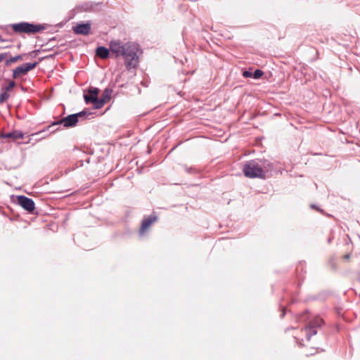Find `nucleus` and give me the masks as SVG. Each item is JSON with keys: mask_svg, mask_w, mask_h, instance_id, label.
I'll return each mask as SVG.
<instances>
[{"mask_svg": "<svg viewBox=\"0 0 360 360\" xmlns=\"http://www.w3.org/2000/svg\"><path fill=\"white\" fill-rule=\"evenodd\" d=\"M139 46L136 43H125L124 49L122 53L124 59V65L128 70L136 68L139 64L138 51Z\"/></svg>", "mask_w": 360, "mask_h": 360, "instance_id": "f257e3e1", "label": "nucleus"}, {"mask_svg": "<svg viewBox=\"0 0 360 360\" xmlns=\"http://www.w3.org/2000/svg\"><path fill=\"white\" fill-rule=\"evenodd\" d=\"M14 32L18 34H36L46 29V25L42 24H34L28 22H20L11 24Z\"/></svg>", "mask_w": 360, "mask_h": 360, "instance_id": "f03ea898", "label": "nucleus"}, {"mask_svg": "<svg viewBox=\"0 0 360 360\" xmlns=\"http://www.w3.org/2000/svg\"><path fill=\"white\" fill-rule=\"evenodd\" d=\"M257 160L254 159L246 161L243 167V172L245 177L250 179H266V174L262 172L258 164Z\"/></svg>", "mask_w": 360, "mask_h": 360, "instance_id": "7ed1b4c3", "label": "nucleus"}, {"mask_svg": "<svg viewBox=\"0 0 360 360\" xmlns=\"http://www.w3.org/2000/svg\"><path fill=\"white\" fill-rule=\"evenodd\" d=\"M323 323V321L319 317L309 321L308 325L304 328L307 340H309L312 336L318 333V330H321Z\"/></svg>", "mask_w": 360, "mask_h": 360, "instance_id": "20e7f679", "label": "nucleus"}, {"mask_svg": "<svg viewBox=\"0 0 360 360\" xmlns=\"http://www.w3.org/2000/svg\"><path fill=\"white\" fill-rule=\"evenodd\" d=\"M18 204L29 213H32L35 210V203L32 198L25 195L17 196Z\"/></svg>", "mask_w": 360, "mask_h": 360, "instance_id": "39448f33", "label": "nucleus"}, {"mask_svg": "<svg viewBox=\"0 0 360 360\" xmlns=\"http://www.w3.org/2000/svg\"><path fill=\"white\" fill-rule=\"evenodd\" d=\"M79 122L78 119L75 116V113L69 115L62 119H60L52 123V125L63 124L65 128L74 127Z\"/></svg>", "mask_w": 360, "mask_h": 360, "instance_id": "423d86ee", "label": "nucleus"}, {"mask_svg": "<svg viewBox=\"0 0 360 360\" xmlns=\"http://www.w3.org/2000/svg\"><path fill=\"white\" fill-rule=\"evenodd\" d=\"M91 24L90 22H79L73 27L75 34L80 35H88L91 32Z\"/></svg>", "mask_w": 360, "mask_h": 360, "instance_id": "0eeeda50", "label": "nucleus"}, {"mask_svg": "<svg viewBox=\"0 0 360 360\" xmlns=\"http://www.w3.org/2000/svg\"><path fill=\"white\" fill-rule=\"evenodd\" d=\"M124 47L125 44H122V43L119 40L111 41L109 44L110 51L115 55L116 58H118L122 56Z\"/></svg>", "mask_w": 360, "mask_h": 360, "instance_id": "6e6552de", "label": "nucleus"}, {"mask_svg": "<svg viewBox=\"0 0 360 360\" xmlns=\"http://www.w3.org/2000/svg\"><path fill=\"white\" fill-rule=\"evenodd\" d=\"M100 90L96 87H89L86 94H84V99L86 104H91L98 98Z\"/></svg>", "mask_w": 360, "mask_h": 360, "instance_id": "1a4fd4ad", "label": "nucleus"}, {"mask_svg": "<svg viewBox=\"0 0 360 360\" xmlns=\"http://www.w3.org/2000/svg\"><path fill=\"white\" fill-rule=\"evenodd\" d=\"M157 219H158V217L156 216L155 212H153V214H151L150 215H149L146 217H145L141 221L140 232H141V233L144 232L146 229H148L151 226V224L153 222L157 221Z\"/></svg>", "mask_w": 360, "mask_h": 360, "instance_id": "9d476101", "label": "nucleus"}, {"mask_svg": "<svg viewBox=\"0 0 360 360\" xmlns=\"http://www.w3.org/2000/svg\"><path fill=\"white\" fill-rule=\"evenodd\" d=\"M257 162H259V167L262 172L266 174V172H271L274 169L273 164L268 160L257 158Z\"/></svg>", "mask_w": 360, "mask_h": 360, "instance_id": "9b49d317", "label": "nucleus"}, {"mask_svg": "<svg viewBox=\"0 0 360 360\" xmlns=\"http://www.w3.org/2000/svg\"><path fill=\"white\" fill-rule=\"evenodd\" d=\"M96 55L101 59H106L110 56V49L100 46L96 49Z\"/></svg>", "mask_w": 360, "mask_h": 360, "instance_id": "f8f14e48", "label": "nucleus"}, {"mask_svg": "<svg viewBox=\"0 0 360 360\" xmlns=\"http://www.w3.org/2000/svg\"><path fill=\"white\" fill-rule=\"evenodd\" d=\"M1 137L4 139H12L13 140L22 139L23 137V134L20 131L14 130L13 131L1 134Z\"/></svg>", "mask_w": 360, "mask_h": 360, "instance_id": "ddd939ff", "label": "nucleus"}, {"mask_svg": "<svg viewBox=\"0 0 360 360\" xmlns=\"http://www.w3.org/2000/svg\"><path fill=\"white\" fill-rule=\"evenodd\" d=\"M27 73L25 72L22 66L20 65L13 70L12 76L13 79H16L20 75H25Z\"/></svg>", "mask_w": 360, "mask_h": 360, "instance_id": "4468645a", "label": "nucleus"}, {"mask_svg": "<svg viewBox=\"0 0 360 360\" xmlns=\"http://www.w3.org/2000/svg\"><path fill=\"white\" fill-rule=\"evenodd\" d=\"M112 92V89L110 88H106L103 91L102 96L101 97V99L103 100L104 102L108 103L110 99V96Z\"/></svg>", "mask_w": 360, "mask_h": 360, "instance_id": "2eb2a0df", "label": "nucleus"}, {"mask_svg": "<svg viewBox=\"0 0 360 360\" xmlns=\"http://www.w3.org/2000/svg\"><path fill=\"white\" fill-rule=\"evenodd\" d=\"M38 65L37 61H34L33 63H23L22 65V68H24L26 73H27L29 71L34 69Z\"/></svg>", "mask_w": 360, "mask_h": 360, "instance_id": "dca6fc26", "label": "nucleus"}, {"mask_svg": "<svg viewBox=\"0 0 360 360\" xmlns=\"http://www.w3.org/2000/svg\"><path fill=\"white\" fill-rule=\"evenodd\" d=\"M25 55L26 54H24V55L19 54L14 57H11L9 59H7L6 60L5 64H6V65H9L11 63H15L18 60H21L22 58V56H25Z\"/></svg>", "mask_w": 360, "mask_h": 360, "instance_id": "f3484780", "label": "nucleus"}, {"mask_svg": "<svg viewBox=\"0 0 360 360\" xmlns=\"http://www.w3.org/2000/svg\"><path fill=\"white\" fill-rule=\"evenodd\" d=\"M10 97V94L8 91L3 90L0 93V103H3L6 102L8 98Z\"/></svg>", "mask_w": 360, "mask_h": 360, "instance_id": "a211bd4d", "label": "nucleus"}, {"mask_svg": "<svg viewBox=\"0 0 360 360\" xmlns=\"http://www.w3.org/2000/svg\"><path fill=\"white\" fill-rule=\"evenodd\" d=\"M105 103V102H104L101 98H98V97L97 98L96 101H94L93 103H91V104L94 105V109H100V108H101L104 105Z\"/></svg>", "mask_w": 360, "mask_h": 360, "instance_id": "6ab92c4d", "label": "nucleus"}, {"mask_svg": "<svg viewBox=\"0 0 360 360\" xmlns=\"http://www.w3.org/2000/svg\"><path fill=\"white\" fill-rule=\"evenodd\" d=\"M75 115L78 119V121H79L80 118L85 119L88 115H91V112H87L85 110H84L77 113H75Z\"/></svg>", "mask_w": 360, "mask_h": 360, "instance_id": "aec40b11", "label": "nucleus"}, {"mask_svg": "<svg viewBox=\"0 0 360 360\" xmlns=\"http://www.w3.org/2000/svg\"><path fill=\"white\" fill-rule=\"evenodd\" d=\"M15 84H16L14 80H11L8 82V84L6 86L2 87L1 90V91L5 90L8 92L15 86Z\"/></svg>", "mask_w": 360, "mask_h": 360, "instance_id": "412c9836", "label": "nucleus"}, {"mask_svg": "<svg viewBox=\"0 0 360 360\" xmlns=\"http://www.w3.org/2000/svg\"><path fill=\"white\" fill-rule=\"evenodd\" d=\"M264 75V72L260 69H256L252 72V78L255 79H259Z\"/></svg>", "mask_w": 360, "mask_h": 360, "instance_id": "4be33fe9", "label": "nucleus"}, {"mask_svg": "<svg viewBox=\"0 0 360 360\" xmlns=\"http://www.w3.org/2000/svg\"><path fill=\"white\" fill-rule=\"evenodd\" d=\"M242 75L245 78H252V72L251 71V69L244 70Z\"/></svg>", "mask_w": 360, "mask_h": 360, "instance_id": "5701e85b", "label": "nucleus"}, {"mask_svg": "<svg viewBox=\"0 0 360 360\" xmlns=\"http://www.w3.org/2000/svg\"><path fill=\"white\" fill-rule=\"evenodd\" d=\"M184 169L188 174H194L196 172V169L192 167L184 166Z\"/></svg>", "mask_w": 360, "mask_h": 360, "instance_id": "b1692460", "label": "nucleus"}, {"mask_svg": "<svg viewBox=\"0 0 360 360\" xmlns=\"http://www.w3.org/2000/svg\"><path fill=\"white\" fill-rule=\"evenodd\" d=\"M40 51H41L40 49L34 50V51L30 52L28 53V55L30 56H31L32 58H34V57H36L38 55L39 53H40Z\"/></svg>", "mask_w": 360, "mask_h": 360, "instance_id": "393cba45", "label": "nucleus"}, {"mask_svg": "<svg viewBox=\"0 0 360 360\" xmlns=\"http://www.w3.org/2000/svg\"><path fill=\"white\" fill-rule=\"evenodd\" d=\"M10 53H0V63L6 58L7 57Z\"/></svg>", "mask_w": 360, "mask_h": 360, "instance_id": "a878e982", "label": "nucleus"}, {"mask_svg": "<svg viewBox=\"0 0 360 360\" xmlns=\"http://www.w3.org/2000/svg\"><path fill=\"white\" fill-rule=\"evenodd\" d=\"M53 55H50V56H45V57L40 58H39V61H42L43 60L46 59V58H53Z\"/></svg>", "mask_w": 360, "mask_h": 360, "instance_id": "bb28decb", "label": "nucleus"}, {"mask_svg": "<svg viewBox=\"0 0 360 360\" xmlns=\"http://www.w3.org/2000/svg\"><path fill=\"white\" fill-rule=\"evenodd\" d=\"M285 314V308H283V309H282V313H281V319H283V318L284 317Z\"/></svg>", "mask_w": 360, "mask_h": 360, "instance_id": "cd10ccee", "label": "nucleus"}, {"mask_svg": "<svg viewBox=\"0 0 360 360\" xmlns=\"http://www.w3.org/2000/svg\"><path fill=\"white\" fill-rule=\"evenodd\" d=\"M311 208L316 209V210H319V211H321V212H323V210H321L319 209V208L316 207V205L315 204H311Z\"/></svg>", "mask_w": 360, "mask_h": 360, "instance_id": "c85d7f7f", "label": "nucleus"}, {"mask_svg": "<svg viewBox=\"0 0 360 360\" xmlns=\"http://www.w3.org/2000/svg\"><path fill=\"white\" fill-rule=\"evenodd\" d=\"M6 41L7 40L3 39L2 37L0 35V41L4 42V41Z\"/></svg>", "mask_w": 360, "mask_h": 360, "instance_id": "c756f323", "label": "nucleus"}, {"mask_svg": "<svg viewBox=\"0 0 360 360\" xmlns=\"http://www.w3.org/2000/svg\"><path fill=\"white\" fill-rule=\"evenodd\" d=\"M21 90L23 91H27V88L21 86Z\"/></svg>", "mask_w": 360, "mask_h": 360, "instance_id": "7c9ffc66", "label": "nucleus"}, {"mask_svg": "<svg viewBox=\"0 0 360 360\" xmlns=\"http://www.w3.org/2000/svg\"><path fill=\"white\" fill-rule=\"evenodd\" d=\"M86 162L87 163H89V162H90V158H88L86 160Z\"/></svg>", "mask_w": 360, "mask_h": 360, "instance_id": "2f4dec72", "label": "nucleus"}, {"mask_svg": "<svg viewBox=\"0 0 360 360\" xmlns=\"http://www.w3.org/2000/svg\"><path fill=\"white\" fill-rule=\"evenodd\" d=\"M345 259H349V255H346L345 256Z\"/></svg>", "mask_w": 360, "mask_h": 360, "instance_id": "473e14b6", "label": "nucleus"}, {"mask_svg": "<svg viewBox=\"0 0 360 360\" xmlns=\"http://www.w3.org/2000/svg\"><path fill=\"white\" fill-rule=\"evenodd\" d=\"M330 241H331V239H330V238H328V243H330Z\"/></svg>", "mask_w": 360, "mask_h": 360, "instance_id": "72a5a7b5", "label": "nucleus"}]
</instances>
